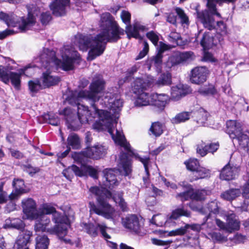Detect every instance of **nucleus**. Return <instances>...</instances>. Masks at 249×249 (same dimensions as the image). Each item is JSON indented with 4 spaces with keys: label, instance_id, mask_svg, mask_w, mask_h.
I'll use <instances>...</instances> for the list:
<instances>
[{
    "label": "nucleus",
    "instance_id": "1",
    "mask_svg": "<svg viewBox=\"0 0 249 249\" xmlns=\"http://www.w3.org/2000/svg\"><path fill=\"white\" fill-rule=\"evenodd\" d=\"M103 88V82L102 79H99L92 82L90 85V91H83L79 93H76L74 96L86 97L92 103H93L91 104L94 112L93 115L95 116V117H98L99 120L93 124V128L98 131L107 129L115 142L123 147L127 151V153H121L120 155V164L123 168L124 175L127 176L131 172V163L128 158V155H134L143 163L146 174L148 176L149 174L148 164L149 158H142L138 155H135L131 150L130 144L126 142L124 135L121 131L116 129L115 135L113 133L114 130L112 128L113 119L111 117V113L107 110L99 109V105L98 104H96V102L99 100L96 93L102 90Z\"/></svg>",
    "mask_w": 249,
    "mask_h": 249
},
{
    "label": "nucleus",
    "instance_id": "2",
    "mask_svg": "<svg viewBox=\"0 0 249 249\" xmlns=\"http://www.w3.org/2000/svg\"><path fill=\"white\" fill-rule=\"evenodd\" d=\"M100 27L101 32L95 36L77 34L75 43L80 50H90L88 59L92 60L104 53L107 42H115L124 35V30L120 28L109 13H103L101 16Z\"/></svg>",
    "mask_w": 249,
    "mask_h": 249
},
{
    "label": "nucleus",
    "instance_id": "3",
    "mask_svg": "<svg viewBox=\"0 0 249 249\" xmlns=\"http://www.w3.org/2000/svg\"><path fill=\"white\" fill-rule=\"evenodd\" d=\"M60 52L62 60L56 58L54 51L47 48L43 49L37 58V61L40 64L39 67L46 70L40 78L44 89L55 85L60 81L59 77L52 74L50 71L53 67L57 66L65 71L72 70L75 61L79 58L78 52L72 46H64Z\"/></svg>",
    "mask_w": 249,
    "mask_h": 249
},
{
    "label": "nucleus",
    "instance_id": "4",
    "mask_svg": "<svg viewBox=\"0 0 249 249\" xmlns=\"http://www.w3.org/2000/svg\"><path fill=\"white\" fill-rule=\"evenodd\" d=\"M89 191L97 196V201L98 206L92 202H89L90 211L95 213L102 215L107 219L113 220L118 215V213L115 211L107 201V199L112 198L116 203L123 211H127V204L123 197L122 192H117L114 193L113 196L112 193L108 190L98 186L91 187Z\"/></svg>",
    "mask_w": 249,
    "mask_h": 249
},
{
    "label": "nucleus",
    "instance_id": "5",
    "mask_svg": "<svg viewBox=\"0 0 249 249\" xmlns=\"http://www.w3.org/2000/svg\"><path fill=\"white\" fill-rule=\"evenodd\" d=\"M90 90V89L89 91ZM83 91V90H82L79 91H74L68 99L70 104L72 105H76L77 106L78 117L74 113L72 112L71 109L70 108H65L60 113V114L65 116L68 128L73 131L79 129L82 124L89 123L92 121L93 118H95V116L94 115V116L92 115L87 106H84L79 102L83 99H86L90 102L92 106V102L86 97L74 96L76 93H79Z\"/></svg>",
    "mask_w": 249,
    "mask_h": 249
},
{
    "label": "nucleus",
    "instance_id": "6",
    "mask_svg": "<svg viewBox=\"0 0 249 249\" xmlns=\"http://www.w3.org/2000/svg\"><path fill=\"white\" fill-rule=\"evenodd\" d=\"M237 0H207V9L201 11H196L197 18L205 28L212 29L214 27V16L221 18L217 11L216 3H234Z\"/></svg>",
    "mask_w": 249,
    "mask_h": 249
},
{
    "label": "nucleus",
    "instance_id": "7",
    "mask_svg": "<svg viewBox=\"0 0 249 249\" xmlns=\"http://www.w3.org/2000/svg\"><path fill=\"white\" fill-rule=\"evenodd\" d=\"M43 213L53 214V220L57 225L52 229H49L47 231L52 234H56L61 237L62 235L67 234L68 228L70 227V222L68 217L56 211L55 208L47 204L42 205Z\"/></svg>",
    "mask_w": 249,
    "mask_h": 249
},
{
    "label": "nucleus",
    "instance_id": "8",
    "mask_svg": "<svg viewBox=\"0 0 249 249\" xmlns=\"http://www.w3.org/2000/svg\"><path fill=\"white\" fill-rule=\"evenodd\" d=\"M226 125V132L233 144L237 143L242 148H249V133L243 131L241 124L235 120H229Z\"/></svg>",
    "mask_w": 249,
    "mask_h": 249
},
{
    "label": "nucleus",
    "instance_id": "9",
    "mask_svg": "<svg viewBox=\"0 0 249 249\" xmlns=\"http://www.w3.org/2000/svg\"><path fill=\"white\" fill-rule=\"evenodd\" d=\"M99 79H102L103 82V87H104L105 82L102 77L99 75L97 77L93 79V82L94 81L98 80ZM104 89L101 90L98 92H97L96 95L99 97V100L96 102V104H98L99 106L102 107H106L110 110L109 112L111 113V116L114 114H117L119 113L121 111V108L123 107V102L121 99L120 97L118 95H114L111 93H106L104 96L101 98L99 95V93L102 91Z\"/></svg>",
    "mask_w": 249,
    "mask_h": 249
},
{
    "label": "nucleus",
    "instance_id": "10",
    "mask_svg": "<svg viewBox=\"0 0 249 249\" xmlns=\"http://www.w3.org/2000/svg\"><path fill=\"white\" fill-rule=\"evenodd\" d=\"M0 19L4 21L8 26L15 27L18 23L19 29L21 32L28 30L36 23V18L31 12H28L27 17L20 18V20L14 14H7L1 12H0Z\"/></svg>",
    "mask_w": 249,
    "mask_h": 249
},
{
    "label": "nucleus",
    "instance_id": "11",
    "mask_svg": "<svg viewBox=\"0 0 249 249\" xmlns=\"http://www.w3.org/2000/svg\"><path fill=\"white\" fill-rule=\"evenodd\" d=\"M181 216L189 217L191 216V213L182 206L173 211L171 214L167 216L166 220L165 215L161 214H157L153 216L150 220V222L152 224L158 226H162L164 224L167 225L172 222V220L177 219Z\"/></svg>",
    "mask_w": 249,
    "mask_h": 249
},
{
    "label": "nucleus",
    "instance_id": "12",
    "mask_svg": "<svg viewBox=\"0 0 249 249\" xmlns=\"http://www.w3.org/2000/svg\"><path fill=\"white\" fill-rule=\"evenodd\" d=\"M189 207L194 211L199 212L203 214H206L204 218V222L202 224L203 225L210 217L212 213L213 214H217L219 213V207L218 206L217 202L216 201H213L208 203L205 207L198 208L196 206H194L193 202L190 203L189 204Z\"/></svg>",
    "mask_w": 249,
    "mask_h": 249
},
{
    "label": "nucleus",
    "instance_id": "13",
    "mask_svg": "<svg viewBox=\"0 0 249 249\" xmlns=\"http://www.w3.org/2000/svg\"><path fill=\"white\" fill-rule=\"evenodd\" d=\"M23 212L28 218L36 219L38 217L39 209H36L35 201L31 198L24 199L22 201Z\"/></svg>",
    "mask_w": 249,
    "mask_h": 249
},
{
    "label": "nucleus",
    "instance_id": "14",
    "mask_svg": "<svg viewBox=\"0 0 249 249\" xmlns=\"http://www.w3.org/2000/svg\"><path fill=\"white\" fill-rule=\"evenodd\" d=\"M107 153V148L102 144H96L92 147H88L83 152L85 157L91 159L98 160L103 158Z\"/></svg>",
    "mask_w": 249,
    "mask_h": 249
},
{
    "label": "nucleus",
    "instance_id": "15",
    "mask_svg": "<svg viewBox=\"0 0 249 249\" xmlns=\"http://www.w3.org/2000/svg\"><path fill=\"white\" fill-rule=\"evenodd\" d=\"M240 171V166L228 163L221 170L220 178L226 180L234 179L238 176Z\"/></svg>",
    "mask_w": 249,
    "mask_h": 249
},
{
    "label": "nucleus",
    "instance_id": "16",
    "mask_svg": "<svg viewBox=\"0 0 249 249\" xmlns=\"http://www.w3.org/2000/svg\"><path fill=\"white\" fill-rule=\"evenodd\" d=\"M83 230L87 233L92 236H96L97 235V230L98 228L100 229V232L103 236L106 239H110V236L106 231L107 227L105 225L97 224L94 225L92 223H83L81 225Z\"/></svg>",
    "mask_w": 249,
    "mask_h": 249
},
{
    "label": "nucleus",
    "instance_id": "17",
    "mask_svg": "<svg viewBox=\"0 0 249 249\" xmlns=\"http://www.w3.org/2000/svg\"><path fill=\"white\" fill-rule=\"evenodd\" d=\"M207 74L208 70L206 67H196L191 71L190 81L194 84H202L206 80Z\"/></svg>",
    "mask_w": 249,
    "mask_h": 249
},
{
    "label": "nucleus",
    "instance_id": "18",
    "mask_svg": "<svg viewBox=\"0 0 249 249\" xmlns=\"http://www.w3.org/2000/svg\"><path fill=\"white\" fill-rule=\"evenodd\" d=\"M191 92L192 89L189 86L178 84L171 88L170 99L171 100L177 101Z\"/></svg>",
    "mask_w": 249,
    "mask_h": 249
},
{
    "label": "nucleus",
    "instance_id": "19",
    "mask_svg": "<svg viewBox=\"0 0 249 249\" xmlns=\"http://www.w3.org/2000/svg\"><path fill=\"white\" fill-rule=\"evenodd\" d=\"M32 232L28 230H22L18 234L14 245L15 249H29L26 246L30 242Z\"/></svg>",
    "mask_w": 249,
    "mask_h": 249
},
{
    "label": "nucleus",
    "instance_id": "20",
    "mask_svg": "<svg viewBox=\"0 0 249 249\" xmlns=\"http://www.w3.org/2000/svg\"><path fill=\"white\" fill-rule=\"evenodd\" d=\"M70 0H55L50 4L53 14L57 17L62 16L66 13V6Z\"/></svg>",
    "mask_w": 249,
    "mask_h": 249
},
{
    "label": "nucleus",
    "instance_id": "21",
    "mask_svg": "<svg viewBox=\"0 0 249 249\" xmlns=\"http://www.w3.org/2000/svg\"><path fill=\"white\" fill-rule=\"evenodd\" d=\"M122 224L126 228L135 232H138L141 229L139 218L135 215H131L122 219Z\"/></svg>",
    "mask_w": 249,
    "mask_h": 249
},
{
    "label": "nucleus",
    "instance_id": "22",
    "mask_svg": "<svg viewBox=\"0 0 249 249\" xmlns=\"http://www.w3.org/2000/svg\"><path fill=\"white\" fill-rule=\"evenodd\" d=\"M148 30V28L145 26L142 25L140 23H136L133 25V26H128L125 28L124 32L127 34L129 38L134 37L137 39L142 40V37L141 36L139 33L140 31L144 32Z\"/></svg>",
    "mask_w": 249,
    "mask_h": 249
},
{
    "label": "nucleus",
    "instance_id": "23",
    "mask_svg": "<svg viewBox=\"0 0 249 249\" xmlns=\"http://www.w3.org/2000/svg\"><path fill=\"white\" fill-rule=\"evenodd\" d=\"M105 185L109 189L118 184L116 177V171L112 169H106L103 171Z\"/></svg>",
    "mask_w": 249,
    "mask_h": 249
},
{
    "label": "nucleus",
    "instance_id": "24",
    "mask_svg": "<svg viewBox=\"0 0 249 249\" xmlns=\"http://www.w3.org/2000/svg\"><path fill=\"white\" fill-rule=\"evenodd\" d=\"M171 100L166 94L154 93L151 95V104L163 109Z\"/></svg>",
    "mask_w": 249,
    "mask_h": 249
},
{
    "label": "nucleus",
    "instance_id": "25",
    "mask_svg": "<svg viewBox=\"0 0 249 249\" xmlns=\"http://www.w3.org/2000/svg\"><path fill=\"white\" fill-rule=\"evenodd\" d=\"M13 186L14 188V191L9 196V198L11 200L17 198L18 196L25 192L24 182L23 179H14L13 181Z\"/></svg>",
    "mask_w": 249,
    "mask_h": 249
},
{
    "label": "nucleus",
    "instance_id": "26",
    "mask_svg": "<svg viewBox=\"0 0 249 249\" xmlns=\"http://www.w3.org/2000/svg\"><path fill=\"white\" fill-rule=\"evenodd\" d=\"M32 66L29 65L28 66H26L23 69H21L19 70V72H11V74H10V80L12 84L14 86V87L17 89H19L20 87V83H21V76L22 74H26V73L28 69L32 68Z\"/></svg>",
    "mask_w": 249,
    "mask_h": 249
},
{
    "label": "nucleus",
    "instance_id": "27",
    "mask_svg": "<svg viewBox=\"0 0 249 249\" xmlns=\"http://www.w3.org/2000/svg\"><path fill=\"white\" fill-rule=\"evenodd\" d=\"M226 230L230 232L239 229L240 223L234 213H231L226 215Z\"/></svg>",
    "mask_w": 249,
    "mask_h": 249
},
{
    "label": "nucleus",
    "instance_id": "28",
    "mask_svg": "<svg viewBox=\"0 0 249 249\" xmlns=\"http://www.w3.org/2000/svg\"><path fill=\"white\" fill-rule=\"evenodd\" d=\"M193 55L192 52H186L182 53H177L170 58L172 65L179 64L189 59Z\"/></svg>",
    "mask_w": 249,
    "mask_h": 249
},
{
    "label": "nucleus",
    "instance_id": "29",
    "mask_svg": "<svg viewBox=\"0 0 249 249\" xmlns=\"http://www.w3.org/2000/svg\"><path fill=\"white\" fill-rule=\"evenodd\" d=\"M190 228L192 230L197 231H199L201 229V225L195 224L192 225L186 224L184 227L173 230L168 232V236H176L183 235L186 232L187 229Z\"/></svg>",
    "mask_w": 249,
    "mask_h": 249
},
{
    "label": "nucleus",
    "instance_id": "30",
    "mask_svg": "<svg viewBox=\"0 0 249 249\" xmlns=\"http://www.w3.org/2000/svg\"><path fill=\"white\" fill-rule=\"evenodd\" d=\"M200 45L204 50H208L215 45L213 35L210 32L203 34L200 40Z\"/></svg>",
    "mask_w": 249,
    "mask_h": 249
},
{
    "label": "nucleus",
    "instance_id": "31",
    "mask_svg": "<svg viewBox=\"0 0 249 249\" xmlns=\"http://www.w3.org/2000/svg\"><path fill=\"white\" fill-rule=\"evenodd\" d=\"M241 193L239 189H230L221 194V197L227 201H231L239 196Z\"/></svg>",
    "mask_w": 249,
    "mask_h": 249
},
{
    "label": "nucleus",
    "instance_id": "32",
    "mask_svg": "<svg viewBox=\"0 0 249 249\" xmlns=\"http://www.w3.org/2000/svg\"><path fill=\"white\" fill-rule=\"evenodd\" d=\"M137 94L138 97L135 101L136 106H145L151 104V95L149 96L148 93L143 91Z\"/></svg>",
    "mask_w": 249,
    "mask_h": 249
},
{
    "label": "nucleus",
    "instance_id": "33",
    "mask_svg": "<svg viewBox=\"0 0 249 249\" xmlns=\"http://www.w3.org/2000/svg\"><path fill=\"white\" fill-rule=\"evenodd\" d=\"M12 67L11 66H0V81L7 84L9 83Z\"/></svg>",
    "mask_w": 249,
    "mask_h": 249
},
{
    "label": "nucleus",
    "instance_id": "34",
    "mask_svg": "<svg viewBox=\"0 0 249 249\" xmlns=\"http://www.w3.org/2000/svg\"><path fill=\"white\" fill-rule=\"evenodd\" d=\"M147 84L141 78L137 79L134 82L132 90L136 94H140L146 89Z\"/></svg>",
    "mask_w": 249,
    "mask_h": 249
},
{
    "label": "nucleus",
    "instance_id": "35",
    "mask_svg": "<svg viewBox=\"0 0 249 249\" xmlns=\"http://www.w3.org/2000/svg\"><path fill=\"white\" fill-rule=\"evenodd\" d=\"M49 240L45 235H38L36 238V249H47Z\"/></svg>",
    "mask_w": 249,
    "mask_h": 249
},
{
    "label": "nucleus",
    "instance_id": "36",
    "mask_svg": "<svg viewBox=\"0 0 249 249\" xmlns=\"http://www.w3.org/2000/svg\"><path fill=\"white\" fill-rule=\"evenodd\" d=\"M163 55L157 53L155 55L150 57L147 61L149 65V69L151 67L154 66L158 68L162 64Z\"/></svg>",
    "mask_w": 249,
    "mask_h": 249
},
{
    "label": "nucleus",
    "instance_id": "37",
    "mask_svg": "<svg viewBox=\"0 0 249 249\" xmlns=\"http://www.w3.org/2000/svg\"><path fill=\"white\" fill-rule=\"evenodd\" d=\"M190 115L191 112H189L179 113L171 119V122L173 124H179L184 122L189 119Z\"/></svg>",
    "mask_w": 249,
    "mask_h": 249
},
{
    "label": "nucleus",
    "instance_id": "38",
    "mask_svg": "<svg viewBox=\"0 0 249 249\" xmlns=\"http://www.w3.org/2000/svg\"><path fill=\"white\" fill-rule=\"evenodd\" d=\"M171 75L169 73H164L160 75L156 84L159 86L169 85L171 84Z\"/></svg>",
    "mask_w": 249,
    "mask_h": 249
},
{
    "label": "nucleus",
    "instance_id": "39",
    "mask_svg": "<svg viewBox=\"0 0 249 249\" xmlns=\"http://www.w3.org/2000/svg\"><path fill=\"white\" fill-rule=\"evenodd\" d=\"M193 175L195 180L203 178L210 176V171L199 166L193 173Z\"/></svg>",
    "mask_w": 249,
    "mask_h": 249
},
{
    "label": "nucleus",
    "instance_id": "40",
    "mask_svg": "<svg viewBox=\"0 0 249 249\" xmlns=\"http://www.w3.org/2000/svg\"><path fill=\"white\" fill-rule=\"evenodd\" d=\"M29 89L32 93H36L39 89H44L42 86L40 80H30L28 82Z\"/></svg>",
    "mask_w": 249,
    "mask_h": 249
},
{
    "label": "nucleus",
    "instance_id": "41",
    "mask_svg": "<svg viewBox=\"0 0 249 249\" xmlns=\"http://www.w3.org/2000/svg\"><path fill=\"white\" fill-rule=\"evenodd\" d=\"M68 144L72 148L77 149L80 147V140L78 136L74 134L70 135L68 138Z\"/></svg>",
    "mask_w": 249,
    "mask_h": 249
},
{
    "label": "nucleus",
    "instance_id": "42",
    "mask_svg": "<svg viewBox=\"0 0 249 249\" xmlns=\"http://www.w3.org/2000/svg\"><path fill=\"white\" fill-rule=\"evenodd\" d=\"M150 131L156 137H158L162 133L163 126L162 124L159 122L154 123L152 124Z\"/></svg>",
    "mask_w": 249,
    "mask_h": 249
},
{
    "label": "nucleus",
    "instance_id": "43",
    "mask_svg": "<svg viewBox=\"0 0 249 249\" xmlns=\"http://www.w3.org/2000/svg\"><path fill=\"white\" fill-rule=\"evenodd\" d=\"M8 227L18 230H22L24 229L25 224L22 220L19 218H14L10 221Z\"/></svg>",
    "mask_w": 249,
    "mask_h": 249
},
{
    "label": "nucleus",
    "instance_id": "44",
    "mask_svg": "<svg viewBox=\"0 0 249 249\" xmlns=\"http://www.w3.org/2000/svg\"><path fill=\"white\" fill-rule=\"evenodd\" d=\"M185 164L187 169L193 172V174L199 166L198 161L196 159H190L188 161H185Z\"/></svg>",
    "mask_w": 249,
    "mask_h": 249
},
{
    "label": "nucleus",
    "instance_id": "45",
    "mask_svg": "<svg viewBox=\"0 0 249 249\" xmlns=\"http://www.w3.org/2000/svg\"><path fill=\"white\" fill-rule=\"evenodd\" d=\"M175 10L177 14L181 20L180 22L181 24H188L189 22V18L183 10L180 8L178 7L176 8Z\"/></svg>",
    "mask_w": 249,
    "mask_h": 249
},
{
    "label": "nucleus",
    "instance_id": "46",
    "mask_svg": "<svg viewBox=\"0 0 249 249\" xmlns=\"http://www.w3.org/2000/svg\"><path fill=\"white\" fill-rule=\"evenodd\" d=\"M120 16L123 22L126 25L125 28L128 26H132L130 24L131 14L129 12L123 10L122 11Z\"/></svg>",
    "mask_w": 249,
    "mask_h": 249
},
{
    "label": "nucleus",
    "instance_id": "47",
    "mask_svg": "<svg viewBox=\"0 0 249 249\" xmlns=\"http://www.w3.org/2000/svg\"><path fill=\"white\" fill-rule=\"evenodd\" d=\"M206 28L210 30L215 29L217 32L221 34H225L226 33V26L222 21H217L216 24L214 21V27L212 29Z\"/></svg>",
    "mask_w": 249,
    "mask_h": 249
},
{
    "label": "nucleus",
    "instance_id": "48",
    "mask_svg": "<svg viewBox=\"0 0 249 249\" xmlns=\"http://www.w3.org/2000/svg\"><path fill=\"white\" fill-rule=\"evenodd\" d=\"M45 119L48 120L47 122L53 125L56 126L60 124V120L58 118L51 114L46 115Z\"/></svg>",
    "mask_w": 249,
    "mask_h": 249
},
{
    "label": "nucleus",
    "instance_id": "49",
    "mask_svg": "<svg viewBox=\"0 0 249 249\" xmlns=\"http://www.w3.org/2000/svg\"><path fill=\"white\" fill-rule=\"evenodd\" d=\"M23 169L31 176H33L35 174L40 171L39 168L33 167L30 164L24 165Z\"/></svg>",
    "mask_w": 249,
    "mask_h": 249
},
{
    "label": "nucleus",
    "instance_id": "50",
    "mask_svg": "<svg viewBox=\"0 0 249 249\" xmlns=\"http://www.w3.org/2000/svg\"><path fill=\"white\" fill-rule=\"evenodd\" d=\"M146 37L151 40L155 46H157L159 37L158 35L154 31H150L146 33Z\"/></svg>",
    "mask_w": 249,
    "mask_h": 249
},
{
    "label": "nucleus",
    "instance_id": "51",
    "mask_svg": "<svg viewBox=\"0 0 249 249\" xmlns=\"http://www.w3.org/2000/svg\"><path fill=\"white\" fill-rule=\"evenodd\" d=\"M176 197L177 198L180 199L182 202L188 200L190 199H192L191 190H188L182 193L178 194L177 195Z\"/></svg>",
    "mask_w": 249,
    "mask_h": 249
},
{
    "label": "nucleus",
    "instance_id": "52",
    "mask_svg": "<svg viewBox=\"0 0 249 249\" xmlns=\"http://www.w3.org/2000/svg\"><path fill=\"white\" fill-rule=\"evenodd\" d=\"M42 211V206L39 209V214L38 217L37 219L40 220L43 224H44V226L46 227L50 223V218H49L47 216V214L43 213Z\"/></svg>",
    "mask_w": 249,
    "mask_h": 249
},
{
    "label": "nucleus",
    "instance_id": "53",
    "mask_svg": "<svg viewBox=\"0 0 249 249\" xmlns=\"http://www.w3.org/2000/svg\"><path fill=\"white\" fill-rule=\"evenodd\" d=\"M213 240L218 242H223L227 240V237L220 232H213L211 234Z\"/></svg>",
    "mask_w": 249,
    "mask_h": 249
},
{
    "label": "nucleus",
    "instance_id": "54",
    "mask_svg": "<svg viewBox=\"0 0 249 249\" xmlns=\"http://www.w3.org/2000/svg\"><path fill=\"white\" fill-rule=\"evenodd\" d=\"M198 91L200 94L206 96L213 95L215 93V89L212 87L207 88H201Z\"/></svg>",
    "mask_w": 249,
    "mask_h": 249
},
{
    "label": "nucleus",
    "instance_id": "55",
    "mask_svg": "<svg viewBox=\"0 0 249 249\" xmlns=\"http://www.w3.org/2000/svg\"><path fill=\"white\" fill-rule=\"evenodd\" d=\"M84 170L89 173V175L93 178L96 179L98 178L97 171L92 167L89 165L83 166Z\"/></svg>",
    "mask_w": 249,
    "mask_h": 249
},
{
    "label": "nucleus",
    "instance_id": "56",
    "mask_svg": "<svg viewBox=\"0 0 249 249\" xmlns=\"http://www.w3.org/2000/svg\"><path fill=\"white\" fill-rule=\"evenodd\" d=\"M143 47L142 50L141 51L139 55H138L136 59H139L143 58L146 55L149 51V45L148 43L146 41L143 42Z\"/></svg>",
    "mask_w": 249,
    "mask_h": 249
},
{
    "label": "nucleus",
    "instance_id": "57",
    "mask_svg": "<svg viewBox=\"0 0 249 249\" xmlns=\"http://www.w3.org/2000/svg\"><path fill=\"white\" fill-rule=\"evenodd\" d=\"M52 19V16L49 12L42 13L40 16V21L42 24H47Z\"/></svg>",
    "mask_w": 249,
    "mask_h": 249
},
{
    "label": "nucleus",
    "instance_id": "58",
    "mask_svg": "<svg viewBox=\"0 0 249 249\" xmlns=\"http://www.w3.org/2000/svg\"><path fill=\"white\" fill-rule=\"evenodd\" d=\"M152 242L153 244L159 246H168L172 243L171 240L163 241L156 238L152 239Z\"/></svg>",
    "mask_w": 249,
    "mask_h": 249
},
{
    "label": "nucleus",
    "instance_id": "59",
    "mask_svg": "<svg viewBox=\"0 0 249 249\" xmlns=\"http://www.w3.org/2000/svg\"><path fill=\"white\" fill-rule=\"evenodd\" d=\"M36 223L35 225V230L36 231H44L46 230V227L39 219H36Z\"/></svg>",
    "mask_w": 249,
    "mask_h": 249
},
{
    "label": "nucleus",
    "instance_id": "60",
    "mask_svg": "<svg viewBox=\"0 0 249 249\" xmlns=\"http://www.w3.org/2000/svg\"><path fill=\"white\" fill-rule=\"evenodd\" d=\"M72 170L73 174L77 176L83 177L85 175V170L84 171L83 169H80L75 165H71Z\"/></svg>",
    "mask_w": 249,
    "mask_h": 249
},
{
    "label": "nucleus",
    "instance_id": "61",
    "mask_svg": "<svg viewBox=\"0 0 249 249\" xmlns=\"http://www.w3.org/2000/svg\"><path fill=\"white\" fill-rule=\"evenodd\" d=\"M62 173L64 176L70 180L73 177L74 174L72 170L71 166L64 170Z\"/></svg>",
    "mask_w": 249,
    "mask_h": 249
},
{
    "label": "nucleus",
    "instance_id": "62",
    "mask_svg": "<svg viewBox=\"0 0 249 249\" xmlns=\"http://www.w3.org/2000/svg\"><path fill=\"white\" fill-rule=\"evenodd\" d=\"M170 49V47L167 44L163 43L162 42H159V46L157 48L158 53L160 54Z\"/></svg>",
    "mask_w": 249,
    "mask_h": 249
},
{
    "label": "nucleus",
    "instance_id": "63",
    "mask_svg": "<svg viewBox=\"0 0 249 249\" xmlns=\"http://www.w3.org/2000/svg\"><path fill=\"white\" fill-rule=\"evenodd\" d=\"M196 152L198 154H200L201 157L205 156L208 153L207 146H203V145H199L197 146Z\"/></svg>",
    "mask_w": 249,
    "mask_h": 249
},
{
    "label": "nucleus",
    "instance_id": "64",
    "mask_svg": "<svg viewBox=\"0 0 249 249\" xmlns=\"http://www.w3.org/2000/svg\"><path fill=\"white\" fill-rule=\"evenodd\" d=\"M242 195L245 198H249V180L243 186Z\"/></svg>",
    "mask_w": 249,
    "mask_h": 249
}]
</instances>
